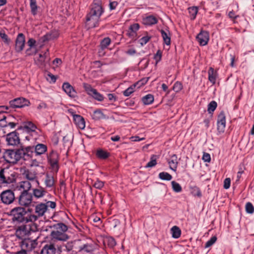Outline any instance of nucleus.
Listing matches in <instances>:
<instances>
[{"mask_svg":"<svg viewBox=\"0 0 254 254\" xmlns=\"http://www.w3.org/2000/svg\"><path fill=\"white\" fill-rule=\"evenodd\" d=\"M3 157L6 162L12 164H16L21 159L28 160L25 145L22 144H20L18 148L6 150Z\"/></svg>","mask_w":254,"mask_h":254,"instance_id":"1","label":"nucleus"},{"mask_svg":"<svg viewBox=\"0 0 254 254\" xmlns=\"http://www.w3.org/2000/svg\"><path fill=\"white\" fill-rule=\"evenodd\" d=\"M9 215L12 217V220L13 222L18 223H27L31 222L29 218L30 215V209H28L27 211L23 207H15L10 211Z\"/></svg>","mask_w":254,"mask_h":254,"instance_id":"2","label":"nucleus"},{"mask_svg":"<svg viewBox=\"0 0 254 254\" xmlns=\"http://www.w3.org/2000/svg\"><path fill=\"white\" fill-rule=\"evenodd\" d=\"M17 173L9 168L2 169L0 171V187L7 186L16 182Z\"/></svg>","mask_w":254,"mask_h":254,"instance_id":"3","label":"nucleus"},{"mask_svg":"<svg viewBox=\"0 0 254 254\" xmlns=\"http://www.w3.org/2000/svg\"><path fill=\"white\" fill-rule=\"evenodd\" d=\"M25 151L28 159L32 158L33 156H37L44 154L47 151L46 145L42 143H38L35 145L25 146Z\"/></svg>","mask_w":254,"mask_h":254,"instance_id":"4","label":"nucleus"},{"mask_svg":"<svg viewBox=\"0 0 254 254\" xmlns=\"http://www.w3.org/2000/svg\"><path fill=\"white\" fill-rule=\"evenodd\" d=\"M17 129H22L29 134L25 136V139L28 141L31 139V136L34 137V139H36L38 135V133L36 131L37 129V126L31 121L24 122L23 124V126L18 127Z\"/></svg>","mask_w":254,"mask_h":254,"instance_id":"5","label":"nucleus"},{"mask_svg":"<svg viewBox=\"0 0 254 254\" xmlns=\"http://www.w3.org/2000/svg\"><path fill=\"white\" fill-rule=\"evenodd\" d=\"M47 210V205L44 203L41 202L37 204L35 207V213L32 214L30 211V215L29 218L31 220V222L37 221L39 218L45 214Z\"/></svg>","mask_w":254,"mask_h":254,"instance_id":"6","label":"nucleus"},{"mask_svg":"<svg viewBox=\"0 0 254 254\" xmlns=\"http://www.w3.org/2000/svg\"><path fill=\"white\" fill-rule=\"evenodd\" d=\"M33 227L34 226H32L31 224H23L16 229L15 235L20 239L25 238L26 236L31 234V232H35Z\"/></svg>","mask_w":254,"mask_h":254,"instance_id":"7","label":"nucleus"},{"mask_svg":"<svg viewBox=\"0 0 254 254\" xmlns=\"http://www.w3.org/2000/svg\"><path fill=\"white\" fill-rule=\"evenodd\" d=\"M0 198L4 204H11L15 200L14 191L10 189L3 190L0 194Z\"/></svg>","mask_w":254,"mask_h":254,"instance_id":"8","label":"nucleus"},{"mask_svg":"<svg viewBox=\"0 0 254 254\" xmlns=\"http://www.w3.org/2000/svg\"><path fill=\"white\" fill-rule=\"evenodd\" d=\"M47 158L52 170L56 173L58 172L59 169V156L57 152L52 150L48 155Z\"/></svg>","mask_w":254,"mask_h":254,"instance_id":"9","label":"nucleus"},{"mask_svg":"<svg viewBox=\"0 0 254 254\" xmlns=\"http://www.w3.org/2000/svg\"><path fill=\"white\" fill-rule=\"evenodd\" d=\"M83 87L86 93L95 100L100 102L104 100V97L103 95L98 92L96 89L93 88L90 84L84 83Z\"/></svg>","mask_w":254,"mask_h":254,"instance_id":"10","label":"nucleus"},{"mask_svg":"<svg viewBox=\"0 0 254 254\" xmlns=\"http://www.w3.org/2000/svg\"><path fill=\"white\" fill-rule=\"evenodd\" d=\"M104 12V9L102 5V1L101 0H94L90 6L89 13L100 18Z\"/></svg>","mask_w":254,"mask_h":254,"instance_id":"11","label":"nucleus"},{"mask_svg":"<svg viewBox=\"0 0 254 254\" xmlns=\"http://www.w3.org/2000/svg\"><path fill=\"white\" fill-rule=\"evenodd\" d=\"M33 195L32 193L23 190L18 197V202L21 206L28 207L32 202Z\"/></svg>","mask_w":254,"mask_h":254,"instance_id":"12","label":"nucleus"},{"mask_svg":"<svg viewBox=\"0 0 254 254\" xmlns=\"http://www.w3.org/2000/svg\"><path fill=\"white\" fill-rule=\"evenodd\" d=\"M9 104L12 109L15 108H21L25 106H29L30 101L23 97L17 98L9 101Z\"/></svg>","mask_w":254,"mask_h":254,"instance_id":"13","label":"nucleus"},{"mask_svg":"<svg viewBox=\"0 0 254 254\" xmlns=\"http://www.w3.org/2000/svg\"><path fill=\"white\" fill-rule=\"evenodd\" d=\"M7 144L11 146L20 145L19 134L16 131H12L5 136Z\"/></svg>","mask_w":254,"mask_h":254,"instance_id":"14","label":"nucleus"},{"mask_svg":"<svg viewBox=\"0 0 254 254\" xmlns=\"http://www.w3.org/2000/svg\"><path fill=\"white\" fill-rule=\"evenodd\" d=\"M20 243L21 250H24L25 252H30L34 249L37 243L36 240H32L29 238H23Z\"/></svg>","mask_w":254,"mask_h":254,"instance_id":"15","label":"nucleus"},{"mask_svg":"<svg viewBox=\"0 0 254 254\" xmlns=\"http://www.w3.org/2000/svg\"><path fill=\"white\" fill-rule=\"evenodd\" d=\"M100 18L88 13L86 15V24L89 28H93L99 25Z\"/></svg>","mask_w":254,"mask_h":254,"instance_id":"16","label":"nucleus"},{"mask_svg":"<svg viewBox=\"0 0 254 254\" xmlns=\"http://www.w3.org/2000/svg\"><path fill=\"white\" fill-rule=\"evenodd\" d=\"M226 115L224 111L220 112L217 116V129L219 132H224L226 127Z\"/></svg>","mask_w":254,"mask_h":254,"instance_id":"17","label":"nucleus"},{"mask_svg":"<svg viewBox=\"0 0 254 254\" xmlns=\"http://www.w3.org/2000/svg\"><path fill=\"white\" fill-rule=\"evenodd\" d=\"M25 44V38L23 33H19L16 37L15 44V50L17 53L21 52Z\"/></svg>","mask_w":254,"mask_h":254,"instance_id":"18","label":"nucleus"},{"mask_svg":"<svg viewBox=\"0 0 254 254\" xmlns=\"http://www.w3.org/2000/svg\"><path fill=\"white\" fill-rule=\"evenodd\" d=\"M196 38L200 45L205 46L209 40V33L207 31L201 30Z\"/></svg>","mask_w":254,"mask_h":254,"instance_id":"19","label":"nucleus"},{"mask_svg":"<svg viewBox=\"0 0 254 254\" xmlns=\"http://www.w3.org/2000/svg\"><path fill=\"white\" fill-rule=\"evenodd\" d=\"M63 90L71 98L77 97V92L74 88L68 82H64L62 85Z\"/></svg>","mask_w":254,"mask_h":254,"instance_id":"20","label":"nucleus"},{"mask_svg":"<svg viewBox=\"0 0 254 254\" xmlns=\"http://www.w3.org/2000/svg\"><path fill=\"white\" fill-rule=\"evenodd\" d=\"M80 242V240H78L74 242V245L72 246V248L71 249V250H73V252L77 253L84 251L89 253L92 251L91 246L88 244H85L79 246L78 247H76V246L78 245Z\"/></svg>","mask_w":254,"mask_h":254,"instance_id":"21","label":"nucleus"},{"mask_svg":"<svg viewBox=\"0 0 254 254\" xmlns=\"http://www.w3.org/2000/svg\"><path fill=\"white\" fill-rule=\"evenodd\" d=\"M46 53L44 55L40 54L39 55V58L37 60H35V63L39 68L44 69L46 67L47 65L49 64L50 61L49 59L47 60H46Z\"/></svg>","mask_w":254,"mask_h":254,"instance_id":"22","label":"nucleus"},{"mask_svg":"<svg viewBox=\"0 0 254 254\" xmlns=\"http://www.w3.org/2000/svg\"><path fill=\"white\" fill-rule=\"evenodd\" d=\"M51 236L52 239H55L61 241H65L69 238L67 235L63 232L58 231L56 230L51 232Z\"/></svg>","mask_w":254,"mask_h":254,"instance_id":"23","label":"nucleus"},{"mask_svg":"<svg viewBox=\"0 0 254 254\" xmlns=\"http://www.w3.org/2000/svg\"><path fill=\"white\" fill-rule=\"evenodd\" d=\"M158 22L157 18L153 15H147L142 18V23L146 26H152L156 24Z\"/></svg>","mask_w":254,"mask_h":254,"instance_id":"24","label":"nucleus"},{"mask_svg":"<svg viewBox=\"0 0 254 254\" xmlns=\"http://www.w3.org/2000/svg\"><path fill=\"white\" fill-rule=\"evenodd\" d=\"M167 162L169 165V168L174 172H176L179 164L178 157L176 154L171 155L170 158L168 159Z\"/></svg>","mask_w":254,"mask_h":254,"instance_id":"25","label":"nucleus"},{"mask_svg":"<svg viewBox=\"0 0 254 254\" xmlns=\"http://www.w3.org/2000/svg\"><path fill=\"white\" fill-rule=\"evenodd\" d=\"M38 188L33 189L32 191L33 196L36 198H39L43 197L47 193L45 188L38 185Z\"/></svg>","mask_w":254,"mask_h":254,"instance_id":"26","label":"nucleus"},{"mask_svg":"<svg viewBox=\"0 0 254 254\" xmlns=\"http://www.w3.org/2000/svg\"><path fill=\"white\" fill-rule=\"evenodd\" d=\"M56 249L53 244L50 243L45 245L42 248L40 254H55Z\"/></svg>","mask_w":254,"mask_h":254,"instance_id":"27","label":"nucleus"},{"mask_svg":"<svg viewBox=\"0 0 254 254\" xmlns=\"http://www.w3.org/2000/svg\"><path fill=\"white\" fill-rule=\"evenodd\" d=\"M24 177L27 179V181L31 182H35L37 185H39V182L37 180L36 175L28 170H25L23 173Z\"/></svg>","mask_w":254,"mask_h":254,"instance_id":"28","label":"nucleus"},{"mask_svg":"<svg viewBox=\"0 0 254 254\" xmlns=\"http://www.w3.org/2000/svg\"><path fill=\"white\" fill-rule=\"evenodd\" d=\"M73 122L77 127L80 129H84L85 127V122L83 117L80 115L75 116V119H73Z\"/></svg>","mask_w":254,"mask_h":254,"instance_id":"29","label":"nucleus"},{"mask_svg":"<svg viewBox=\"0 0 254 254\" xmlns=\"http://www.w3.org/2000/svg\"><path fill=\"white\" fill-rule=\"evenodd\" d=\"M208 80L213 84L216 83V78L218 77V73L216 71H215L214 68L212 67H210L208 71Z\"/></svg>","mask_w":254,"mask_h":254,"instance_id":"30","label":"nucleus"},{"mask_svg":"<svg viewBox=\"0 0 254 254\" xmlns=\"http://www.w3.org/2000/svg\"><path fill=\"white\" fill-rule=\"evenodd\" d=\"M44 183L47 188H51L54 187L55 180L53 175L51 174L46 173Z\"/></svg>","mask_w":254,"mask_h":254,"instance_id":"31","label":"nucleus"},{"mask_svg":"<svg viewBox=\"0 0 254 254\" xmlns=\"http://www.w3.org/2000/svg\"><path fill=\"white\" fill-rule=\"evenodd\" d=\"M161 36L163 39L164 43L169 46L171 44V34L169 30L166 29L160 30Z\"/></svg>","mask_w":254,"mask_h":254,"instance_id":"32","label":"nucleus"},{"mask_svg":"<svg viewBox=\"0 0 254 254\" xmlns=\"http://www.w3.org/2000/svg\"><path fill=\"white\" fill-rule=\"evenodd\" d=\"M96 156L99 159L105 160L110 156V153L106 150L100 148L97 150Z\"/></svg>","mask_w":254,"mask_h":254,"instance_id":"33","label":"nucleus"},{"mask_svg":"<svg viewBox=\"0 0 254 254\" xmlns=\"http://www.w3.org/2000/svg\"><path fill=\"white\" fill-rule=\"evenodd\" d=\"M140 25L138 23H133L130 25L129 27L127 35L129 37H132L136 34L137 31L139 30Z\"/></svg>","mask_w":254,"mask_h":254,"instance_id":"34","label":"nucleus"},{"mask_svg":"<svg viewBox=\"0 0 254 254\" xmlns=\"http://www.w3.org/2000/svg\"><path fill=\"white\" fill-rule=\"evenodd\" d=\"M154 96L151 94H148L141 98V101L144 105H149L154 102Z\"/></svg>","mask_w":254,"mask_h":254,"instance_id":"35","label":"nucleus"},{"mask_svg":"<svg viewBox=\"0 0 254 254\" xmlns=\"http://www.w3.org/2000/svg\"><path fill=\"white\" fill-rule=\"evenodd\" d=\"M188 9L190 20H194L196 18V15L198 13V7L196 6H193L189 7Z\"/></svg>","mask_w":254,"mask_h":254,"instance_id":"36","label":"nucleus"},{"mask_svg":"<svg viewBox=\"0 0 254 254\" xmlns=\"http://www.w3.org/2000/svg\"><path fill=\"white\" fill-rule=\"evenodd\" d=\"M92 117L93 120L98 121L101 119H105V115L101 110L97 109L93 112Z\"/></svg>","mask_w":254,"mask_h":254,"instance_id":"37","label":"nucleus"},{"mask_svg":"<svg viewBox=\"0 0 254 254\" xmlns=\"http://www.w3.org/2000/svg\"><path fill=\"white\" fill-rule=\"evenodd\" d=\"M52 227L56 230L61 232H63L65 233L67 231L68 228L67 226L63 223H58L53 225Z\"/></svg>","mask_w":254,"mask_h":254,"instance_id":"38","label":"nucleus"},{"mask_svg":"<svg viewBox=\"0 0 254 254\" xmlns=\"http://www.w3.org/2000/svg\"><path fill=\"white\" fill-rule=\"evenodd\" d=\"M172 236L173 238L178 239L180 237L181 235V230L180 228L177 226H173L171 229Z\"/></svg>","mask_w":254,"mask_h":254,"instance_id":"39","label":"nucleus"},{"mask_svg":"<svg viewBox=\"0 0 254 254\" xmlns=\"http://www.w3.org/2000/svg\"><path fill=\"white\" fill-rule=\"evenodd\" d=\"M111 43V39L107 37L104 38L103 39H102L100 44V48L104 50L108 48V47L110 45Z\"/></svg>","mask_w":254,"mask_h":254,"instance_id":"40","label":"nucleus"},{"mask_svg":"<svg viewBox=\"0 0 254 254\" xmlns=\"http://www.w3.org/2000/svg\"><path fill=\"white\" fill-rule=\"evenodd\" d=\"M19 188L22 189L23 190H26L27 192L30 190L32 185L31 183L28 181H22L19 183Z\"/></svg>","mask_w":254,"mask_h":254,"instance_id":"41","label":"nucleus"},{"mask_svg":"<svg viewBox=\"0 0 254 254\" xmlns=\"http://www.w3.org/2000/svg\"><path fill=\"white\" fill-rule=\"evenodd\" d=\"M217 107V102L215 101H211L207 106V111L208 113L212 115Z\"/></svg>","mask_w":254,"mask_h":254,"instance_id":"42","label":"nucleus"},{"mask_svg":"<svg viewBox=\"0 0 254 254\" xmlns=\"http://www.w3.org/2000/svg\"><path fill=\"white\" fill-rule=\"evenodd\" d=\"M137 84L138 82H136L131 85L130 86H129L123 92V95L126 97L129 96L131 93H132L134 91V88Z\"/></svg>","mask_w":254,"mask_h":254,"instance_id":"43","label":"nucleus"},{"mask_svg":"<svg viewBox=\"0 0 254 254\" xmlns=\"http://www.w3.org/2000/svg\"><path fill=\"white\" fill-rule=\"evenodd\" d=\"M30 6L31 8V12L34 16L37 14L38 6L36 3V0H30Z\"/></svg>","mask_w":254,"mask_h":254,"instance_id":"44","label":"nucleus"},{"mask_svg":"<svg viewBox=\"0 0 254 254\" xmlns=\"http://www.w3.org/2000/svg\"><path fill=\"white\" fill-rule=\"evenodd\" d=\"M157 164V156L155 155H151L150 160L147 163L145 168H151L154 167Z\"/></svg>","mask_w":254,"mask_h":254,"instance_id":"45","label":"nucleus"},{"mask_svg":"<svg viewBox=\"0 0 254 254\" xmlns=\"http://www.w3.org/2000/svg\"><path fill=\"white\" fill-rule=\"evenodd\" d=\"M158 177L161 180L165 181H170L173 178L171 175L166 172L160 173Z\"/></svg>","mask_w":254,"mask_h":254,"instance_id":"46","label":"nucleus"},{"mask_svg":"<svg viewBox=\"0 0 254 254\" xmlns=\"http://www.w3.org/2000/svg\"><path fill=\"white\" fill-rule=\"evenodd\" d=\"M59 36V34L57 32H54L51 33L47 34L44 36V41H49L57 38Z\"/></svg>","mask_w":254,"mask_h":254,"instance_id":"47","label":"nucleus"},{"mask_svg":"<svg viewBox=\"0 0 254 254\" xmlns=\"http://www.w3.org/2000/svg\"><path fill=\"white\" fill-rule=\"evenodd\" d=\"M172 189L175 192H180L182 191L181 186L177 182L173 181L171 182Z\"/></svg>","mask_w":254,"mask_h":254,"instance_id":"48","label":"nucleus"},{"mask_svg":"<svg viewBox=\"0 0 254 254\" xmlns=\"http://www.w3.org/2000/svg\"><path fill=\"white\" fill-rule=\"evenodd\" d=\"M0 37L5 44L8 45L10 43V39L3 31H0Z\"/></svg>","mask_w":254,"mask_h":254,"instance_id":"49","label":"nucleus"},{"mask_svg":"<svg viewBox=\"0 0 254 254\" xmlns=\"http://www.w3.org/2000/svg\"><path fill=\"white\" fill-rule=\"evenodd\" d=\"M217 237L216 236H212L205 244L204 248H208L212 246L217 241Z\"/></svg>","mask_w":254,"mask_h":254,"instance_id":"50","label":"nucleus"},{"mask_svg":"<svg viewBox=\"0 0 254 254\" xmlns=\"http://www.w3.org/2000/svg\"><path fill=\"white\" fill-rule=\"evenodd\" d=\"M183 89V84L180 81L176 82L173 87V89L175 92H179Z\"/></svg>","mask_w":254,"mask_h":254,"instance_id":"51","label":"nucleus"},{"mask_svg":"<svg viewBox=\"0 0 254 254\" xmlns=\"http://www.w3.org/2000/svg\"><path fill=\"white\" fill-rule=\"evenodd\" d=\"M245 208L247 213L253 214L254 212V206L251 202H247L246 204Z\"/></svg>","mask_w":254,"mask_h":254,"instance_id":"52","label":"nucleus"},{"mask_svg":"<svg viewBox=\"0 0 254 254\" xmlns=\"http://www.w3.org/2000/svg\"><path fill=\"white\" fill-rule=\"evenodd\" d=\"M57 79V77L51 72H48L47 73V80L50 83H55L56 82Z\"/></svg>","mask_w":254,"mask_h":254,"instance_id":"53","label":"nucleus"},{"mask_svg":"<svg viewBox=\"0 0 254 254\" xmlns=\"http://www.w3.org/2000/svg\"><path fill=\"white\" fill-rule=\"evenodd\" d=\"M162 52L160 50H158L156 53L154 55L153 59L156 61V64H157L162 59Z\"/></svg>","mask_w":254,"mask_h":254,"instance_id":"54","label":"nucleus"},{"mask_svg":"<svg viewBox=\"0 0 254 254\" xmlns=\"http://www.w3.org/2000/svg\"><path fill=\"white\" fill-rule=\"evenodd\" d=\"M104 182L97 179V181L94 183L93 186L97 189L101 190L104 186Z\"/></svg>","mask_w":254,"mask_h":254,"instance_id":"55","label":"nucleus"},{"mask_svg":"<svg viewBox=\"0 0 254 254\" xmlns=\"http://www.w3.org/2000/svg\"><path fill=\"white\" fill-rule=\"evenodd\" d=\"M192 193L193 194V195L197 196L199 197H200L202 196L201 191L200 189L196 186H194L192 188Z\"/></svg>","mask_w":254,"mask_h":254,"instance_id":"56","label":"nucleus"},{"mask_svg":"<svg viewBox=\"0 0 254 254\" xmlns=\"http://www.w3.org/2000/svg\"><path fill=\"white\" fill-rule=\"evenodd\" d=\"M7 124L6 115H3L0 119V127H7Z\"/></svg>","mask_w":254,"mask_h":254,"instance_id":"57","label":"nucleus"},{"mask_svg":"<svg viewBox=\"0 0 254 254\" xmlns=\"http://www.w3.org/2000/svg\"><path fill=\"white\" fill-rule=\"evenodd\" d=\"M48 108V105L43 101H40L39 104L37 106V109L39 110L47 109Z\"/></svg>","mask_w":254,"mask_h":254,"instance_id":"58","label":"nucleus"},{"mask_svg":"<svg viewBox=\"0 0 254 254\" xmlns=\"http://www.w3.org/2000/svg\"><path fill=\"white\" fill-rule=\"evenodd\" d=\"M150 39H151L150 36H143L139 40L140 45L141 46H143V45H145L149 41V40Z\"/></svg>","mask_w":254,"mask_h":254,"instance_id":"59","label":"nucleus"},{"mask_svg":"<svg viewBox=\"0 0 254 254\" xmlns=\"http://www.w3.org/2000/svg\"><path fill=\"white\" fill-rule=\"evenodd\" d=\"M11 109H12V107H10V105L9 106H0V114L2 113H6V115H7V114H8L7 111L9 110V111H10Z\"/></svg>","mask_w":254,"mask_h":254,"instance_id":"60","label":"nucleus"},{"mask_svg":"<svg viewBox=\"0 0 254 254\" xmlns=\"http://www.w3.org/2000/svg\"><path fill=\"white\" fill-rule=\"evenodd\" d=\"M202 159L205 162H210L211 161L210 155L208 153H204Z\"/></svg>","mask_w":254,"mask_h":254,"instance_id":"61","label":"nucleus"},{"mask_svg":"<svg viewBox=\"0 0 254 254\" xmlns=\"http://www.w3.org/2000/svg\"><path fill=\"white\" fill-rule=\"evenodd\" d=\"M231 179L229 178H226L224 181L223 187L225 189H228L230 187Z\"/></svg>","mask_w":254,"mask_h":254,"instance_id":"62","label":"nucleus"},{"mask_svg":"<svg viewBox=\"0 0 254 254\" xmlns=\"http://www.w3.org/2000/svg\"><path fill=\"white\" fill-rule=\"evenodd\" d=\"M45 204L47 205V210L48 207L52 209H54L56 207V203L55 201H48Z\"/></svg>","mask_w":254,"mask_h":254,"instance_id":"63","label":"nucleus"},{"mask_svg":"<svg viewBox=\"0 0 254 254\" xmlns=\"http://www.w3.org/2000/svg\"><path fill=\"white\" fill-rule=\"evenodd\" d=\"M118 5V2L116 1H110L109 7H110V10H113L115 9Z\"/></svg>","mask_w":254,"mask_h":254,"instance_id":"64","label":"nucleus"}]
</instances>
